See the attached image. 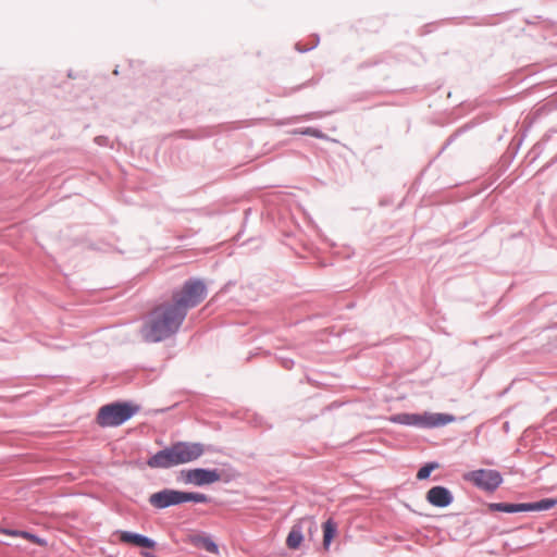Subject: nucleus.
Masks as SVG:
<instances>
[{
	"label": "nucleus",
	"mask_w": 557,
	"mask_h": 557,
	"mask_svg": "<svg viewBox=\"0 0 557 557\" xmlns=\"http://www.w3.org/2000/svg\"><path fill=\"white\" fill-rule=\"evenodd\" d=\"M183 499H184V503H186V502L207 503L209 500L208 496L205 494L190 493V492H183Z\"/></svg>",
	"instance_id": "a211bd4d"
},
{
	"label": "nucleus",
	"mask_w": 557,
	"mask_h": 557,
	"mask_svg": "<svg viewBox=\"0 0 557 557\" xmlns=\"http://www.w3.org/2000/svg\"><path fill=\"white\" fill-rule=\"evenodd\" d=\"M177 465L191 462L198 459L205 451L199 443L177 442L173 444Z\"/></svg>",
	"instance_id": "423d86ee"
},
{
	"label": "nucleus",
	"mask_w": 557,
	"mask_h": 557,
	"mask_svg": "<svg viewBox=\"0 0 557 557\" xmlns=\"http://www.w3.org/2000/svg\"><path fill=\"white\" fill-rule=\"evenodd\" d=\"M184 475V480L186 483H190L197 486L212 484L220 481L221 475L216 470H208V469H191L182 472Z\"/></svg>",
	"instance_id": "0eeeda50"
},
{
	"label": "nucleus",
	"mask_w": 557,
	"mask_h": 557,
	"mask_svg": "<svg viewBox=\"0 0 557 557\" xmlns=\"http://www.w3.org/2000/svg\"><path fill=\"white\" fill-rule=\"evenodd\" d=\"M490 509L508 513L520 512L523 511V504L493 503L490 505Z\"/></svg>",
	"instance_id": "2eb2a0df"
},
{
	"label": "nucleus",
	"mask_w": 557,
	"mask_h": 557,
	"mask_svg": "<svg viewBox=\"0 0 557 557\" xmlns=\"http://www.w3.org/2000/svg\"><path fill=\"white\" fill-rule=\"evenodd\" d=\"M426 500L435 507H447L453 502V495L444 486H434L428 491Z\"/></svg>",
	"instance_id": "9d476101"
},
{
	"label": "nucleus",
	"mask_w": 557,
	"mask_h": 557,
	"mask_svg": "<svg viewBox=\"0 0 557 557\" xmlns=\"http://www.w3.org/2000/svg\"><path fill=\"white\" fill-rule=\"evenodd\" d=\"M304 541L302 528L300 522L293 525L286 539V545L290 549H298Z\"/></svg>",
	"instance_id": "ddd939ff"
},
{
	"label": "nucleus",
	"mask_w": 557,
	"mask_h": 557,
	"mask_svg": "<svg viewBox=\"0 0 557 557\" xmlns=\"http://www.w3.org/2000/svg\"><path fill=\"white\" fill-rule=\"evenodd\" d=\"M119 537L122 543L133 544L135 546L145 547V548H153L156 543L140 534L132 533L128 531H120Z\"/></svg>",
	"instance_id": "9b49d317"
},
{
	"label": "nucleus",
	"mask_w": 557,
	"mask_h": 557,
	"mask_svg": "<svg viewBox=\"0 0 557 557\" xmlns=\"http://www.w3.org/2000/svg\"><path fill=\"white\" fill-rule=\"evenodd\" d=\"M189 543L196 547L203 548L208 553L219 554V547L213 540L205 534H194L189 536Z\"/></svg>",
	"instance_id": "f8f14e48"
},
{
	"label": "nucleus",
	"mask_w": 557,
	"mask_h": 557,
	"mask_svg": "<svg viewBox=\"0 0 557 557\" xmlns=\"http://www.w3.org/2000/svg\"><path fill=\"white\" fill-rule=\"evenodd\" d=\"M557 499L555 498H545L540 502L535 503H524L523 504V511H541V510H548L556 506Z\"/></svg>",
	"instance_id": "4468645a"
},
{
	"label": "nucleus",
	"mask_w": 557,
	"mask_h": 557,
	"mask_svg": "<svg viewBox=\"0 0 557 557\" xmlns=\"http://www.w3.org/2000/svg\"><path fill=\"white\" fill-rule=\"evenodd\" d=\"M143 555H144L145 557H156L153 554H150V553H143Z\"/></svg>",
	"instance_id": "412c9836"
},
{
	"label": "nucleus",
	"mask_w": 557,
	"mask_h": 557,
	"mask_svg": "<svg viewBox=\"0 0 557 557\" xmlns=\"http://www.w3.org/2000/svg\"><path fill=\"white\" fill-rule=\"evenodd\" d=\"M437 468L436 463H428L423 466L417 473L418 480H425L430 476L431 472Z\"/></svg>",
	"instance_id": "aec40b11"
},
{
	"label": "nucleus",
	"mask_w": 557,
	"mask_h": 557,
	"mask_svg": "<svg viewBox=\"0 0 557 557\" xmlns=\"http://www.w3.org/2000/svg\"><path fill=\"white\" fill-rule=\"evenodd\" d=\"M335 534H336V523L332 519H329L323 524V545L325 548H329Z\"/></svg>",
	"instance_id": "dca6fc26"
},
{
	"label": "nucleus",
	"mask_w": 557,
	"mask_h": 557,
	"mask_svg": "<svg viewBox=\"0 0 557 557\" xmlns=\"http://www.w3.org/2000/svg\"><path fill=\"white\" fill-rule=\"evenodd\" d=\"M310 523H311L312 527H315V523H314V521L312 519H310Z\"/></svg>",
	"instance_id": "4be33fe9"
},
{
	"label": "nucleus",
	"mask_w": 557,
	"mask_h": 557,
	"mask_svg": "<svg viewBox=\"0 0 557 557\" xmlns=\"http://www.w3.org/2000/svg\"><path fill=\"white\" fill-rule=\"evenodd\" d=\"M147 465L150 468H171L177 466L173 445L158 451L147 461Z\"/></svg>",
	"instance_id": "1a4fd4ad"
},
{
	"label": "nucleus",
	"mask_w": 557,
	"mask_h": 557,
	"mask_svg": "<svg viewBox=\"0 0 557 557\" xmlns=\"http://www.w3.org/2000/svg\"><path fill=\"white\" fill-rule=\"evenodd\" d=\"M149 503L156 508H166L169 506L180 505L184 503L183 492L175 490H163L153 493L149 497Z\"/></svg>",
	"instance_id": "6e6552de"
},
{
	"label": "nucleus",
	"mask_w": 557,
	"mask_h": 557,
	"mask_svg": "<svg viewBox=\"0 0 557 557\" xmlns=\"http://www.w3.org/2000/svg\"><path fill=\"white\" fill-rule=\"evenodd\" d=\"M465 479L486 491L496 490L503 482V478L498 471L484 469L471 471L465 475Z\"/></svg>",
	"instance_id": "39448f33"
},
{
	"label": "nucleus",
	"mask_w": 557,
	"mask_h": 557,
	"mask_svg": "<svg viewBox=\"0 0 557 557\" xmlns=\"http://www.w3.org/2000/svg\"><path fill=\"white\" fill-rule=\"evenodd\" d=\"M391 421L404 425H412L421 429H433L446 425L455 421V417L447 413H398L391 417Z\"/></svg>",
	"instance_id": "7ed1b4c3"
},
{
	"label": "nucleus",
	"mask_w": 557,
	"mask_h": 557,
	"mask_svg": "<svg viewBox=\"0 0 557 557\" xmlns=\"http://www.w3.org/2000/svg\"><path fill=\"white\" fill-rule=\"evenodd\" d=\"M207 297V287L200 280L190 278L182 286L172 290L166 299L180 313L186 318L188 310L197 307Z\"/></svg>",
	"instance_id": "f03ea898"
},
{
	"label": "nucleus",
	"mask_w": 557,
	"mask_h": 557,
	"mask_svg": "<svg viewBox=\"0 0 557 557\" xmlns=\"http://www.w3.org/2000/svg\"><path fill=\"white\" fill-rule=\"evenodd\" d=\"M292 133L293 134H299V135H308V136H312V137H315V138H323L324 137V135L322 134L321 131H319L317 128H313V127H306V128L295 129Z\"/></svg>",
	"instance_id": "6ab92c4d"
},
{
	"label": "nucleus",
	"mask_w": 557,
	"mask_h": 557,
	"mask_svg": "<svg viewBox=\"0 0 557 557\" xmlns=\"http://www.w3.org/2000/svg\"><path fill=\"white\" fill-rule=\"evenodd\" d=\"M3 533L5 534H9V535H13V536H21L34 544H37V545H40V546H46L47 545V542L38 536H36L35 534H32L29 532H26V531H10V530H2Z\"/></svg>",
	"instance_id": "f3484780"
},
{
	"label": "nucleus",
	"mask_w": 557,
	"mask_h": 557,
	"mask_svg": "<svg viewBox=\"0 0 557 557\" xmlns=\"http://www.w3.org/2000/svg\"><path fill=\"white\" fill-rule=\"evenodd\" d=\"M135 413V408L127 404H110L100 408L97 422L101 426H116L128 420Z\"/></svg>",
	"instance_id": "20e7f679"
},
{
	"label": "nucleus",
	"mask_w": 557,
	"mask_h": 557,
	"mask_svg": "<svg viewBox=\"0 0 557 557\" xmlns=\"http://www.w3.org/2000/svg\"><path fill=\"white\" fill-rule=\"evenodd\" d=\"M185 318L166 299L156 304L144 317L139 335L146 343H159L176 334Z\"/></svg>",
	"instance_id": "f257e3e1"
}]
</instances>
